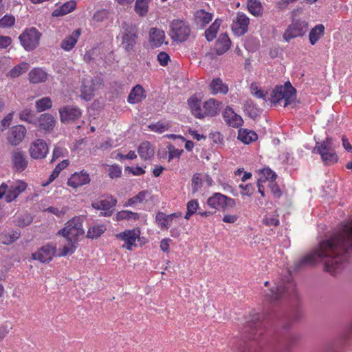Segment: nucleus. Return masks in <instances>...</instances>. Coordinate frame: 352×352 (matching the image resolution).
<instances>
[{
  "instance_id": "f257e3e1",
  "label": "nucleus",
  "mask_w": 352,
  "mask_h": 352,
  "mask_svg": "<svg viewBox=\"0 0 352 352\" xmlns=\"http://www.w3.org/2000/svg\"><path fill=\"white\" fill-rule=\"evenodd\" d=\"M352 250V219L341 224L329 239L321 241L317 248L296 263V269L312 265L321 261L324 270L335 274L342 270Z\"/></svg>"
},
{
  "instance_id": "f03ea898",
  "label": "nucleus",
  "mask_w": 352,
  "mask_h": 352,
  "mask_svg": "<svg viewBox=\"0 0 352 352\" xmlns=\"http://www.w3.org/2000/svg\"><path fill=\"white\" fill-rule=\"evenodd\" d=\"M263 292L266 299L273 303L294 301L298 296L296 285L290 274L275 283L274 286Z\"/></svg>"
},
{
  "instance_id": "7ed1b4c3",
  "label": "nucleus",
  "mask_w": 352,
  "mask_h": 352,
  "mask_svg": "<svg viewBox=\"0 0 352 352\" xmlns=\"http://www.w3.org/2000/svg\"><path fill=\"white\" fill-rule=\"evenodd\" d=\"M120 36L124 50L128 53L134 52L139 38L138 26L132 23L123 21Z\"/></svg>"
},
{
  "instance_id": "20e7f679",
  "label": "nucleus",
  "mask_w": 352,
  "mask_h": 352,
  "mask_svg": "<svg viewBox=\"0 0 352 352\" xmlns=\"http://www.w3.org/2000/svg\"><path fill=\"white\" fill-rule=\"evenodd\" d=\"M85 234L82 228V219L75 217L68 221L65 226L58 232V234L66 238L68 242L76 243Z\"/></svg>"
},
{
  "instance_id": "39448f33",
  "label": "nucleus",
  "mask_w": 352,
  "mask_h": 352,
  "mask_svg": "<svg viewBox=\"0 0 352 352\" xmlns=\"http://www.w3.org/2000/svg\"><path fill=\"white\" fill-rule=\"evenodd\" d=\"M296 89L288 81L285 85L276 86L271 94V102L276 104L280 100H285L284 107H287L296 98Z\"/></svg>"
},
{
  "instance_id": "423d86ee",
  "label": "nucleus",
  "mask_w": 352,
  "mask_h": 352,
  "mask_svg": "<svg viewBox=\"0 0 352 352\" xmlns=\"http://www.w3.org/2000/svg\"><path fill=\"white\" fill-rule=\"evenodd\" d=\"M266 315L265 314H256L252 319L247 322L245 331L252 340L258 339L264 332Z\"/></svg>"
},
{
  "instance_id": "0eeeda50",
  "label": "nucleus",
  "mask_w": 352,
  "mask_h": 352,
  "mask_svg": "<svg viewBox=\"0 0 352 352\" xmlns=\"http://www.w3.org/2000/svg\"><path fill=\"white\" fill-rule=\"evenodd\" d=\"M41 36L42 34L37 29L30 28L25 30L19 39L25 50L32 51L38 46Z\"/></svg>"
},
{
  "instance_id": "6e6552de",
  "label": "nucleus",
  "mask_w": 352,
  "mask_h": 352,
  "mask_svg": "<svg viewBox=\"0 0 352 352\" xmlns=\"http://www.w3.org/2000/svg\"><path fill=\"white\" fill-rule=\"evenodd\" d=\"M190 34L189 25L184 21L173 20L170 25V36L176 41H186Z\"/></svg>"
},
{
  "instance_id": "1a4fd4ad",
  "label": "nucleus",
  "mask_w": 352,
  "mask_h": 352,
  "mask_svg": "<svg viewBox=\"0 0 352 352\" xmlns=\"http://www.w3.org/2000/svg\"><path fill=\"white\" fill-rule=\"evenodd\" d=\"M307 28L308 24L306 21L298 20L288 26L283 37L285 41L289 42L292 38L303 36Z\"/></svg>"
},
{
  "instance_id": "9d476101",
  "label": "nucleus",
  "mask_w": 352,
  "mask_h": 352,
  "mask_svg": "<svg viewBox=\"0 0 352 352\" xmlns=\"http://www.w3.org/2000/svg\"><path fill=\"white\" fill-rule=\"evenodd\" d=\"M11 162L16 171H23L28 164L25 153L21 148H15L11 152Z\"/></svg>"
},
{
  "instance_id": "9b49d317",
  "label": "nucleus",
  "mask_w": 352,
  "mask_h": 352,
  "mask_svg": "<svg viewBox=\"0 0 352 352\" xmlns=\"http://www.w3.org/2000/svg\"><path fill=\"white\" fill-rule=\"evenodd\" d=\"M31 157L38 160L43 159L48 153L49 148L47 143L41 139L34 141L29 149Z\"/></svg>"
},
{
  "instance_id": "f8f14e48",
  "label": "nucleus",
  "mask_w": 352,
  "mask_h": 352,
  "mask_svg": "<svg viewBox=\"0 0 352 352\" xmlns=\"http://www.w3.org/2000/svg\"><path fill=\"white\" fill-rule=\"evenodd\" d=\"M60 120L63 123H68L78 119L81 116L79 108L72 106H65L59 109Z\"/></svg>"
},
{
  "instance_id": "ddd939ff",
  "label": "nucleus",
  "mask_w": 352,
  "mask_h": 352,
  "mask_svg": "<svg viewBox=\"0 0 352 352\" xmlns=\"http://www.w3.org/2000/svg\"><path fill=\"white\" fill-rule=\"evenodd\" d=\"M26 129L23 125L12 126L8 134V140L13 146L19 145L24 139Z\"/></svg>"
},
{
  "instance_id": "4468645a",
  "label": "nucleus",
  "mask_w": 352,
  "mask_h": 352,
  "mask_svg": "<svg viewBox=\"0 0 352 352\" xmlns=\"http://www.w3.org/2000/svg\"><path fill=\"white\" fill-rule=\"evenodd\" d=\"M55 248L50 245H46L32 254V258L38 260L41 263H48L52 259L55 254Z\"/></svg>"
},
{
  "instance_id": "2eb2a0df",
  "label": "nucleus",
  "mask_w": 352,
  "mask_h": 352,
  "mask_svg": "<svg viewBox=\"0 0 352 352\" xmlns=\"http://www.w3.org/2000/svg\"><path fill=\"white\" fill-rule=\"evenodd\" d=\"M223 116L226 122L232 127L238 128L243 122L241 117L234 113L232 109L229 107L224 110Z\"/></svg>"
},
{
  "instance_id": "dca6fc26",
  "label": "nucleus",
  "mask_w": 352,
  "mask_h": 352,
  "mask_svg": "<svg viewBox=\"0 0 352 352\" xmlns=\"http://www.w3.org/2000/svg\"><path fill=\"white\" fill-rule=\"evenodd\" d=\"M89 182L90 178L89 174L85 172H80L73 174L68 179L67 185L74 188H77Z\"/></svg>"
},
{
  "instance_id": "f3484780",
  "label": "nucleus",
  "mask_w": 352,
  "mask_h": 352,
  "mask_svg": "<svg viewBox=\"0 0 352 352\" xmlns=\"http://www.w3.org/2000/svg\"><path fill=\"white\" fill-rule=\"evenodd\" d=\"M250 21L245 14H238L236 21L232 24V30L239 35H243L248 31Z\"/></svg>"
},
{
  "instance_id": "a211bd4d",
  "label": "nucleus",
  "mask_w": 352,
  "mask_h": 352,
  "mask_svg": "<svg viewBox=\"0 0 352 352\" xmlns=\"http://www.w3.org/2000/svg\"><path fill=\"white\" fill-rule=\"evenodd\" d=\"M139 230H129L116 234V237L124 241L126 243V250H131V246L139 237Z\"/></svg>"
},
{
  "instance_id": "6ab92c4d",
  "label": "nucleus",
  "mask_w": 352,
  "mask_h": 352,
  "mask_svg": "<svg viewBox=\"0 0 352 352\" xmlns=\"http://www.w3.org/2000/svg\"><path fill=\"white\" fill-rule=\"evenodd\" d=\"M230 40L226 34H221L214 45V51L217 55H222L230 49Z\"/></svg>"
},
{
  "instance_id": "aec40b11",
  "label": "nucleus",
  "mask_w": 352,
  "mask_h": 352,
  "mask_svg": "<svg viewBox=\"0 0 352 352\" xmlns=\"http://www.w3.org/2000/svg\"><path fill=\"white\" fill-rule=\"evenodd\" d=\"M221 105V102H218L213 98H210L206 101L203 106L204 116H215L219 112Z\"/></svg>"
},
{
  "instance_id": "412c9836",
  "label": "nucleus",
  "mask_w": 352,
  "mask_h": 352,
  "mask_svg": "<svg viewBox=\"0 0 352 352\" xmlns=\"http://www.w3.org/2000/svg\"><path fill=\"white\" fill-rule=\"evenodd\" d=\"M27 188V184L23 182H18L16 184L12 186L6 195L7 202H10L15 199Z\"/></svg>"
},
{
  "instance_id": "4be33fe9",
  "label": "nucleus",
  "mask_w": 352,
  "mask_h": 352,
  "mask_svg": "<svg viewBox=\"0 0 352 352\" xmlns=\"http://www.w3.org/2000/svg\"><path fill=\"white\" fill-rule=\"evenodd\" d=\"M165 38L164 31L157 28H153L149 32V41L152 47H157L160 46Z\"/></svg>"
},
{
  "instance_id": "5701e85b",
  "label": "nucleus",
  "mask_w": 352,
  "mask_h": 352,
  "mask_svg": "<svg viewBox=\"0 0 352 352\" xmlns=\"http://www.w3.org/2000/svg\"><path fill=\"white\" fill-rule=\"evenodd\" d=\"M28 78L31 83H41L47 80V74L43 69L36 67L30 71Z\"/></svg>"
},
{
  "instance_id": "b1692460",
  "label": "nucleus",
  "mask_w": 352,
  "mask_h": 352,
  "mask_svg": "<svg viewBox=\"0 0 352 352\" xmlns=\"http://www.w3.org/2000/svg\"><path fill=\"white\" fill-rule=\"evenodd\" d=\"M80 33V30L77 29L74 30L71 35L66 36L61 43V48L65 51L71 50L76 44L78 38Z\"/></svg>"
},
{
  "instance_id": "393cba45",
  "label": "nucleus",
  "mask_w": 352,
  "mask_h": 352,
  "mask_svg": "<svg viewBox=\"0 0 352 352\" xmlns=\"http://www.w3.org/2000/svg\"><path fill=\"white\" fill-rule=\"evenodd\" d=\"M144 94V90L143 87L140 85H137L132 89L129 94L127 99L128 102L131 104H135L140 102L146 97Z\"/></svg>"
},
{
  "instance_id": "a878e982",
  "label": "nucleus",
  "mask_w": 352,
  "mask_h": 352,
  "mask_svg": "<svg viewBox=\"0 0 352 352\" xmlns=\"http://www.w3.org/2000/svg\"><path fill=\"white\" fill-rule=\"evenodd\" d=\"M40 130L49 131L53 129L55 124L54 117L49 113H43L38 120Z\"/></svg>"
},
{
  "instance_id": "bb28decb",
  "label": "nucleus",
  "mask_w": 352,
  "mask_h": 352,
  "mask_svg": "<svg viewBox=\"0 0 352 352\" xmlns=\"http://www.w3.org/2000/svg\"><path fill=\"white\" fill-rule=\"evenodd\" d=\"M188 104L192 113L197 118L204 117V108L201 107V100L196 97H191L188 100Z\"/></svg>"
},
{
  "instance_id": "cd10ccee",
  "label": "nucleus",
  "mask_w": 352,
  "mask_h": 352,
  "mask_svg": "<svg viewBox=\"0 0 352 352\" xmlns=\"http://www.w3.org/2000/svg\"><path fill=\"white\" fill-rule=\"evenodd\" d=\"M76 7V2L74 0L63 3L60 7L54 10L53 16H60L72 12Z\"/></svg>"
},
{
  "instance_id": "c85d7f7f",
  "label": "nucleus",
  "mask_w": 352,
  "mask_h": 352,
  "mask_svg": "<svg viewBox=\"0 0 352 352\" xmlns=\"http://www.w3.org/2000/svg\"><path fill=\"white\" fill-rule=\"evenodd\" d=\"M138 151L140 157L145 160L150 159L155 153L154 148L148 142H142L139 146Z\"/></svg>"
},
{
  "instance_id": "c756f323",
  "label": "nucleus",
  "mask_w": 352,
  "mask_h": 352,
  "mask_svg": "<svg viewBox=\"0 0 352 352\" xmlns=\"http://www.w3.org/2000/svg\"><path fill=\"white\" fill-rule=\"evenodd\" d=\"M210 88L213 94H226L228 91V85L223 83L220 78H214L210 84Z\"/></svg>"
},
{
  "instance_id": "7c9ffc66",
  "label": "nucleus",
  "mask_w": 352,
  "mask_h": 352,
  "mask_svg": "<svg viewBox=\"0 0 352 352\" xmlns=\"http://www.w3.org/2000/svg\"><path fill=\"white\" fill-rule=\"evenodd\" d=\"M258 138L257 134L248 129H239L238 132V139L244 144H248Z\"/></svg>"
},
{
  "instance_id": "2f4dec72",
  "label": "nucleus",
  "mask_w": 352,
  "mask_h": 352,
  "mask_svg": "<svg viewBox=\"0 0 352 352\" xmlns=\"http://www.w3.org/2000/svg\"><path fill=\"white\" fill-rule=\"evenodd\" d=\"M321 152H316L320 155L322 162L325 164L336 163L338 160L337 154L331 151V149H321Z\"/></svg>"
},
{
  "instance_id": "473e14b6",
  "label": "nucleus",
  "mask_w": 352,
  "mask_h": 352,
  "mask_svg": "<svg viewBox=\"0 0 352 352\" xmlns=\"http://www.w3.org/2000/svg\"><path fill=\"white\" fill-rule=\"evenodd\" d=\"M324 26L322 24L316 25L309 32V41L314 45L324 35Z\"/></svg>"
},
{
  "instance_id": "72a5a7b5",
  "label": "nucleus",
  "mask_w": 352,
  "mask_h": 352,
  "mask_svg": "<svg viewBox=\"0 0 352 352\" xmlns=\"http://www.w3.org/2000/svg\"><path fill=\"white\" fill-rule=\"evenodd\" d=\"M181 212L166 215L162 212H158L156 214V221L159 222L162 228H168L167 223L169 221H171L175 217H181Z\"/></svg>"
},
{
  "instance_id": "f704fd0d",
  "label": "nucleus",
  "mask_w": 352,
  "mask_h": 352,
  "mask_svg": "<svg viewBox=\"0 0 352 352\" xmlns=\"http://www.w3.org/2000/svg\"><path fill=\"white\" fill-rule=\"evenodd\" d=\"M150 1L151 0H136L134 10L140 17H144L147 14Z\"/></svg>"
},
{
  "instance_id": "c9c22d12",
  "label": "nucleus",
  "mask_w": 352,
  "mask_h": 352,
  "mask_svg": "<svg viewBox=\"0 0 352 352\" xmlns=\"http://www.w3.org/2000/svg\"><path fill=\"white\" fill-rule=\"evenodd\" d=\"M244 111L253 120H256L259 116L260 111L252 100H248L245 102L244 104Z\"/></svg>"
},
{
  "instance_id": "e433bc0d",
  "label": "nucleus",
  "mask_w": 352,
  "mask_h": 352,
  "mask_svg": "<svg viewBox=\"0 0 352 352\" xmlns=\"http://www.w3.org/2000/svg\"><path fill=\"white\" fill-rule=\"evenodd\" d=\"M107 230L106 226L103 224L101 225H94L91 226L88 231L87 237L94 239L100 237Z\"/></svg>"
},
{
  "instance_id": "4c0bfd02",
  "label": "nucleus",
  "mask_w": 352,
  "mask_h": 352,
  "mask_svg": "<svg viewBox=\"0 0 352 352\" xmlns=\"http://www.w3.org/2000/svg\"><path fill=\"white\" fill-rule=\"evenodd\" d=\"M197 23H201L202 25L209 23L212 19V14L204 11V10H197L195 14Z\"/></svg>"
},
{
  "instance_id": "58836bf2",
  "label": "nucleus",
  "mask_w": 352,
  "mask_h": 352,
  "mask_svg": "<svg viewBox=\"0 0 352 352\" xmlns=\"http://www.w3.org/2000/svg\"><path fill=\"white\" fill-rule=\"evenodd\" d=\"M220 25L221 20L216 19L213 23L205 31V36L208 41H211L215 38Z\"/></svg>"
},
{
  "instance_id": "ea45409f",
  "label": "nucleus",
  "mask_w": 352,
  "mask_h": 352,
  "mask_svg": "<svg viewBox=\"0 0 352 352\" xmlns=\"http://www.w3.org/2000/svg\"><path fill=\"white\" fill-rule=\"evenodd\" d=\"M29 68V64L25 62L14 66L8 73V76L14 78L25 73Z\"/></svg>"
},
{
  "instance_id": "a19ab883",
  "label": "nucleus",
  "mask_w": 352,
  "mask_h": 352,
  "mask_svg": "<svg viewBox=\"0 0 352 352\" xmlns=\"http://www.w3.org/2000/svg\"><path fill=\"white\" fill-rule=\"evenodd\" d=\"M248 9L254 16H260L262 14V6L258 0H248Z\"/></svg>"
},
{
  "instance_id": "79ce46f5",
  "label": "nucleus",
  "mask_w": 352,
  "mask_h": 352,
  "mask_svg": "<svg viewBox=\"0 0 352 352\" xmlns=\"http://www.w3.org/2000/svg\"><path fill=\"white\" fill-rule=\"evenodd\" d=\"M20 236V232L17 230L12 231L10 233H3L1 235L2 243L9 245L16 241Z\"/></svg>"
},
{
  "instance_id": "37998d69",
  "label": "nucleus",
  "mask_w": 352,
  "mask_h": 352,
  "mask_svg": "<svg viewBox=\"0 0 352 352\" xmlns=\"http://www.w3.org/2000/svg\"><path fill=\"white\" fill-rule=\"evenodd\" d=\"M148 195L149 192L148 190L140 191L137 195L128 199V201L125 203L124 206H129L135 204L137 203H142L144 200H146V197Z\"/></svg>"
},
{
  "instance_id": "c03bdc74",
  "label": "nucleus",
  "mask_w": 352,
  "mask_h": 352,
  "mask_svg": "<svg viewBox=\"0 0 352 352\" xmlns=\"http://www.w3.org/2000/svg\"><path fill=\"white\" fill-rule=\"evenodd\" d=\"M52 102L49 97H44L36 101L37 111L41 112L52 107Z\"/></svg>"
},
{
  "instance_id": "a18cd8bd",
  "label": "nucleus",
  "mask_w": 352,
  "mask_h": 352,
  "mask_svg": "<svg viewBox=\"0 0 352 352\" xmlns=\"http://www.w3.org/2000/svg\"><path fill=\"white\" fill-rule=\"evenodd\" d=\"M225 195L221 193H215L212 197H210L207 203L208 206L213 208H219L222 201L224 199Z\"/></svg>"
},
{
  "instance_id": "49530a36",
  "label": "nucleus",
  "mask_w": 352,
  "mask_h": 352,
  "mask_svg": "<svg viewBox=\"0 0 352 352\" xmlns=\"http://www.w3.org/2000/svg\"><path fill=\"white\" fill-rule=\"evenodd\" d=\"M34 112L30 109H25L19 113V119L30 124H35Z\"/></svg>"
},
{
  "instance_id": "de8ad7c7",
  "label": "nucleus",
  "mask_w": 352,
  "mask_h": 352,
  "mask_svg": "<svg viewBox=\"0 0 352 352\" xmlns=\"http://www.w3.org/2000/svg\"><path fill=\"white\" fill-rule=\"evenodd\" d=\"M117 199L113 196H107L105 199L100 200L101 208L102 210H108L116 206Z\"/></svg>"
},
{
  "instance_id": "09e8293b",
  "label": "nucleus",
  "mask_w": 352,
  "mask_h": 352,
  "mask_svg": "<svg viewBox=\"0 0 352 352\" xmlns=\"http://www.w3.org/2000/svg\"><path fill=\"white\" fill-rule=\"evenodd\" d=\"M94 89L91 85H87L83 82L81 87V97L87 100H91L94 96Z\"/></svg>"
},
{
  "instance_id": "8fccbe9b",
  "label": "nucleus",
  "mask_w": 352,
  "mask_h": 352,
  "mask_svg": "<svg viewBox=\"0 0 352 352\" xmlns=\"http://www.w3.org/2000/svg\"><path fill=\"white\" fill-rule=\"evenodd\" d=\"M186 207L187 212L185 214L184 218L186 219H189L190 217L197 212L199 208V204L197 200L192 199L187 203Z\"/></svg>"
},
{
  "instance_id": "3c124183",
  "label": "nucleus",
  "mask_w": 352,
  "mask_h": 352,
  "mask_svg": "<svg viewBox=\"0 0 352 352\" xmlns=\"http://www.w3.org/2000/svg\"><path fill=\"white\" fill-rule=\"evenodd\" d=\"M33 221L32 217L28 214L25 213L16 219V225L19 227H25L30 225Z\"/></svg>"
},
{
  "instance_id": "603ef678",
  "label": "nucleus",
  "mask_w": 352,
  "mask_h": 352,
  "mask_svg": "<svg viewBox=\"0 0 352 352\" xmlns=\"http://www.w3.org/2000/svg\"><path fill=\"white\" fill-rule=\"evenodd\" d=\"M170 125L168 122H157L155 124H150L148 128L152 131L157 133H163L168 129Z\"/></svg>"
},
{
  "instance_id": "864d4df0",
  "label": "nucleus",
  "mask_w": 352,
  "mask_h": 352,
  "mask_svg": "<svg viewBox=\"0 0 352 352\" xmlns=\"http://www.w3.org/2000/svg\"><path fill=\"white\" fill-rule=\"evenodd\" d=\"M332 138L327 137L322 143L316 142V146L313 149V152H321V149H331L332 144Z\"/></svg>"
},
{
  "instance_id": "5fc2aeb1",
  "label": "nucleus",
  "mask_w": 352,
  "mask_h": 352,
  "mask_svg": "<svg viewBox=\"0 0 352 352\" xmlns=\"http://www.w3.org/2000/svg\"><path fill=\"white\" fill-rule=\"evenodd\" d=\"M236 206L235 200L232 198H230L225 195L224 199L222 201V203L220 206V209L226 212L229 209L234 208Z\"/></svg>"
},
{
  "instance_id": "6e6d98bb",
  "label": "nucleus",
  "mask_w": 352,
  "mask_h": 352,
  "mask_svg": "<svg viewBox=\"0 0 352 352\" xmlns=\"http://www.w3.org/2000/svg\"><path fill=\"white\" fill-rule=\"evenodd\" d=\"M202 186V180L199 173L193 175L192 178V193H196Z\"/></svg>"
},
{
  "instance_id": "4d7b16f0",
  "label": "nucleus",
  "mask_w": 352,
  "mask_h": 352,
  "mask_svg": "<svg viewBox=\"0 0 352 352\" xmlns=\"http://www.w3.org/2000/svg\"><path fill=\"white\" fill-rule=\"evenodd\" d=\"M15 19L13 16L5 15L0 19V28H8L14 25Z\"/></svg>"
},
{
  "instance_id": "13d9d810",
  "label": "nucleus",
  "mask_w": 352,
  "mask_h": 352,
  "mask_svg": "<svg viewBox=\"0 0 352 352\" xmlns=\"http://www.w3.org/2000/svg\"><path fill=\"white\" fill-rule=\"evenodd\" d=\"M251 94L258 98H263L264 100H267L265 95L263 91L259 89L256 83H252L250 85Z\"/></svg>"
},
{
  "instance_id": "bf43d9fd",
  "label": "nucleus",
  "mask_w": 352,
  "mask_h": 352,
  "mask_svg": "<svg viewBox=\"0 0 352 352\" xmlns=\"http://www.w3.org/2000/svg\"><path fill=\"white\" fill-rule=\"evenodd\" d=\"M168 153H169L168 161H170L175 157L179 158L180 157V155H182V153H183V150L177 149L172 145H169L168 146Z\"/></svg>"
},
{
  "instance_id": "052dcab7",
  "label": "nucleus",
  "mask_w": 352,
  "mask_h": 352,
  "mask_svg": "<svg viewBox=\"0 0 352 352\" xmlns=\"http://www.w3.org/2000/svg\"><path fill=\"white\" fill-rule=\"evenodd\" d=\"M121 168L117 165L110 166L109 170V175L111 178H117L121 175Z\"/></svg>"
},
{
  "instance_id": "680f3d73",
  "label": "nucleus",
  "mask_w": 352,
  "mask_h": 352,
  "mask_svg": "<svg viewBox=\"0 0 352 352\" xmlns=\"http://www.w3.org/2000/svg\"><path fill=\"white\" fill-rule=\"evenodd\" d=\"M157 60L162 66H166L170 60V56L165 52H161L157 55Z\"/></svg>"
},
{
  "instance_id": "e2e57ef3",
  "label": "nucleus",
  "mask_w": 352,
  "mask_h": 352,
  "mask_svg": "<svg viewBox=\"0 0 352 352\" xmlns=\"http://www.w3.org/2000/svg\"><path fill=\"white\" fill-rule=\"evenodd\" d=\"M263 223L267 226H277L279 220L276 217L265 216L263 219Z\"/></svg>"
},
{
  "instance_id": "0e129e2a",
  "label": "nucleus",
  "mask_w": 352,
  "mask_h": 352,
  "mask_svg": "<svg viewBox=\"0 0 352 352\" xmlns=\"http://www.w3.org/2000/svg\"><path fill=\"white\" fill-rule=\"evenodd\" d=\"M262 173L263 176L265 177V179H270L271 181H274L276 178V174L273 172L269 168H265L262 170Z\"/></svg>"
},
{
  "instance_id": "69168bd1",
  "label": "nucleus",
  "mask_w": 352,
  "mask_h": 352,
  "mask_svg": "<svg viewBox=\"0 0 352 352\" xmlns=\"http://www.w3.org/2000/svg\"><path fill=\"white\" fill-rule=\"evenodd\" d=\"M12 43V38L8 36L0 35V49L7 48Z\"/></svg>"
},
{
  "instance_id": "338daca9",
  "label": "nucleus",
  "mask_w": 352,
  "mask_h": 352,
  "mask_svg": "<svg viewBox=\"0 0 352 352\" xmlns=\"http://www.w3.org/2000/svg\"><path fill=\"white\" fill-rule=\"evenodd\" d=\"M68 244L70 247L65 245L60 253V256H65L68 253H73L74 252L76 248L74 245L75 243L68 242Z\"/></svg>"
},
{
  "instance_id": "774afa93",
  "label": "nucleus",
  "mask_w": 352,
  "mask_h": 352,
  "mask_svg": "<svg viewBox=\"0 0 352 352\" xmlns=\"http://www.w3.org/2000/svg\"><path fill=\"white\" fill-rule=\"evenodd\" d=\"M107 17V12L105 10L96 12L94 15V19L97 21H102Z\"/></svg>"
}]
</instances>
